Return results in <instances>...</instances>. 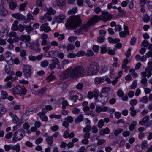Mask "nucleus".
<instances>
[{
    "label": "nucleus",
    "mask_w": 152,
    "mask_h": 152,
    "mask_svg": "<svg viewBox=\"0 0 152 152\" xmlns=\"http://www.w3.org/2000/svg\"><path fill=\"white\" fill-rule=\"evenodd\" d=\"M66 18V16L63 14H60L56 18L57 22L61 23L63 22L64 20Z\"/></svg>",
    "instance_id": "393cba45"
},
{
    "label": "nucleus",
    "mask_w": 152,
    "mask_h": 152,
    "mask_svg": "<svg viewBox=\"0 0 152 152\" xmlns=\"http://www.w3.org/2000/svg\"><path fill=\"white\" fill-rule=\"evenodd\" d=\"M11 149L16 151V152H19L20 151V146L18 144L14 146L11 145Z\"/></svg>",
    "instance_id": "c756f323"
},
{
    "label": "nucleus",
    "mask_w": 152,
    "mask_h": 152,
    "mask_svg": "<svg viewBox=\"0 0 152 152\" xmlns=\"http://www.w3.org/2000/svg\"><path fill=\"white\" fill-rule=\"evenodd\" d=\"M104 125V122L103 119L100 120L98 123V127L99 129L102 128Z\"/></svg>",
    "instance_id": "09e8293b"
},
{
    "label": "nucleus",
    "mask_w": 152,
    "mask_h": 152,
    "mask_svg": "<svg viewBox=\"0 0 152 152\" xmlns=\"http://www.w3.org/2000/svg\"><path fill=\"white\" fill-rule=\"evenodd\" d=\"M110 26L111 27H115V31H120L122 29L121 26L120 25H116V23L114 21H112L111 22Z\"/></svg>",
    "instance_id": "ddd939ff"
},
{
    "label": "nucleus",
    "mask_w": 152,
    "mask_h": 152,
    "mask_svg": "<svg viewBox=\"0 0 152 152\" xmlns=\"http://www.w3.org/2000/svg\"><path fill=\"white\" fill-rule=\"evenodd\" d=\"M8 14L7 10L2 5H0V15L2 16L5 17Z\"/></svg>",
    "instance_id": "dca6fc26"
},
{
    "label": "nucleus",
    "mask_w": 152,
    "mask_h": 152,
    "mask_svg": "<svg viewBox=\"0 0 152 152\" xmlns=\"http://www.w3.org/2000/svg\"><path fill=\"white\" fill-rule=\"evenodd\" d=\"M87 126L83 128V132H90V130H91V126Z\"/></svg>",
    "instance_id": "69168bd1"
},
{
    "label": "nucleus",
    "mask_w": 152,
    "mask_h": 152,
    "mask_svg": "<svg viewBox=\"0 0 152 152\" xmlns=\"http://www.w3.org/2000/svg\"><path fill=\"white\" fill-rule=\"evenodd\" d=\"M123 131L124 130L122 128H117L116 129L114 130V134L115 136H117L118 134L122 133Z\"/></svg>",
    "instance_id": "2f4dec72"
},
{
    "label": "nucleus",
    "mask_w": 152,
    "mask_h": 152,
    "mask_svg": "<svg viewBox=\"0 0 152 152\" xmlns=\"http://www.w3.org/2000/svg\"><path fill=\"white\" fill-rule=\"evenodd\" d=\"M141 146L142 148L143 149L147 148L148 146V143L147 141L145 140L142 141Z\"/></svg>",
    "instance_id": "72a5a7b5"
},
{
    "label": "nucleus",
    "mask_w": 152,
    "mask_h": 152,
    "mask_svg": "<svg viewBox=\"0 0 152 152\" xmlns=\"http://www.w3.org/2000/svg\"><path fill=\"white\" fill-rule=\"evenodd\" d=\"M47 143L50 146L53 145V138L52 136H48L45 139Z\"/></svg>",
    "instance_id": "412c9836"
},
{
    "label": "nucleus",
    "mask_w": 152,
    "mask_h": 152,
    "mask_svg": "<svg viewBox=\"0 0 152 152\" xmlns=\"http://www.w3.org/2000/svg\"><path fill=\"white\" fill-rule=\"evenodd\" d=\"M67 57L70 58H75L77 56L76 54L72 53H69L67 54Z\"/></svg>",
    "instance_id": "e2e57ef3"
},
{
    "label": "nucleus",
    "mask_w": 152,
    "mask_h": 152,
    "mask_svg": "<svg viewBox=\"0 0 152 152\" xmlns=\"http://www.w3.org/2000/svg\"><path fill=\"white\" fill-rule=\"evenodd\" d=\"M54 36V37H57L59 41H62L65 38L64 34H60L58 32L55 33Z\"/></svg>",
    "instance_id": "4be33fe9"
},
{
    "label": "nucleus",
    "mask_w": 152,
    "mask_h": 152,
    "mask_svg": "<svg viewBox=\"0 0 152 152\" xmlns=\"http://www.w3.org/2000/svg\"><path fill=\"white\" fill-rule=\"evenodd\" d=\"M91 130L92 132L94 133H96L98 132L97 127L95 126H93L92 128L91 127Z\"/></svg>",
    "instance_id": "0e129e2a"
},
{
    "label": "nucleus",
    "mask_w": 152,
    "mask_h": 152,
    "mask_svg": "<svg viewBox=\"0 0 152 152\" xmlns=\"http://www.w3.org/2000/svg\"><path fill=\"white\" fill-rule=\"evenodd\" d=\"M130 60H129L127 58H126L123 61V64L122 65V67H125L127 65V64L130 62Z\"/></svg>",
    "instance_id": "bf43d9fd"
},
{
    "label": "nucleus",
    "mask_w": 152,
    "mask_h": 152,
    "mask_svg": "<svg viewBox=\"0 0 152 152\" xmlns=\"http://www.w3.org/2000/svg\"><path fill=\"white\" fill-rule=\"evenodd\" d=\"M95 23H96L95 22L92 17L86 24L80 27V29L84 31H86L89 30L90 26Z\"/></svg>",
    "instance_id": "423d86ee"
},
{
    "label": "nucleus",
    "mask_w": 152,
    "mask_h": 152,
    "mask_svg": "<svg viewBox=\"0 0 152 152\" xmlns=\"http://www.w3.org/2000/svg\"><path fill=\"white\" fill-rule=\"evenodd\" d=\"M86 54L85 52L83 50L78 51L76 54V56L77 57L83 56Z\"/></svg>",
    "instance_id": "603ef678"
},
{
    "label": "nucleus",
    "mask_w": 152,
    "mask_h": 152,
    "mask_svg": "<svg viewBox=\"0 0 152 152\" xmlns=\"http://www.w3.org/2000/svg\"><path fill=\"white\" fill-rule=\"evenodd\" d=\"M4 70L5 72L8 74L12 75H14V72L12 70L11 67L9 65H6L5 66Z\"/></svg>",
    "instance_id": "2eb2a0df"
},
{
    "label": "nucleus",
    "mask_w": 152,
    "mask_h": 152,
    "mask_svg": "<svg viewBox=\"0 0 152 152\" xmlns=\"http://www.w3.org/2000/svg\"><path fill=\"white\" fill-rule=\"evenodd\" d=\"M18 4L14 2H12L10 3H9V8L12 10H14L17 7Z\"/></svg>",
    "instance_id": "473e14b6"
},
{
    "label": "nucleus",
    "mask_w": 152,
    "mask_h": 152,
    "mask_svg": "<svg viewBox=\"0 0 152 152\" xmlns=\"http://www.w3.org/2000/svg\"><path fill=\"white\" fill-rule=\"evenodd\" d=\"M110 133V130L108 127H106L104 129H102L99 132V134L103 136L105 134H108Z\"/></svg>",
    "instance_id": "6ab92c4d"
},
{
    "label": "nucleus",
    "mask_w": 152,
    "mask_h": 152,
    "mask_svg": "<svg viewBox=\"0 0 152 152\" xmlns=\"http://www.w3.org/2000/svg\"><path fill=\"white\" fill-rule=\"evenodd\" d=\"M40 65L42 67L45 68L48 65L49 62L47 60H44L41 62Z\"/></svg>",
    "instance_id": "c9c22d12"
},
{
    "label": "nucleus",
    "mask_w": 152,
    "mask_h": 152,
    "mask_svg": "<svg viewBox=\"0 0 152 152\" xmlns=\"http://www.w3.org/2000/svg\"><path fill=\"white\" fill-rule=\"evenodd\" d=\"M82 105L84 107L83 108V110L84 111H87L89 110L90 108L88 106V102L87 101L83 102Z\"/></svg>",
    "instance_id": "b1692460"
},
{
    "label": "nucleus",
    "mask_w": 152,
    "mask_h": 152,
    "mask_svg": "<svg viewBox=\"0 0 152 152\" xmlns=\"http://www.w3.org/2000/svg\"><path fill=\"white\" fill-rule=\"evenodd\" d=\"M27 2H25L24 3L20 4L19 5V10L21 11H24L25 10V8L26 7V5L27 4Z\"/></svg>",
    "instance_id": "58836bf2"
},
{
    "label": "nucleus",
    "mask_w": 152,
    "mask_h": 152,
    "mask_svg": "<svg viewBox=\"0 0 152 152\" xmlns=\"http://www.w3.org/2000/svg\"><path fill=\"white\" fill-rule=\"evenodd\" d=\"M24 28H26V30L28 33H29L30 31H32L33 30V28L30 26H24Z\"/></svg>",
    "instance_id": "13d9d810"
},
{
    "label": "nucleus",
    "mask_w": 152,
    "mask_h": 152,
    "mask_svg": "<svg viewBox=\"0 0 152 152\" xmlns=\"http://www.w3.org/2000/svg\"><path fill=\"white\" fill-rule=\"evenodd\" d=\"M47 12L48 14L50 15L54 14L56 13V11L53 10L52 8L50 7L47 9Z\"/></svg>",
    "instance_id": "8fccbe9b"
},
{
    "label": "nucleus",
    "mask_w": 152,
    "mask_h": 152,
    "mask_svg": "<svg viewBox=\"0 0 152 152\" xmlns=\"http://www.w3.org/2000/svg\"><path fill=\"white\" fill-rule=\"evenodd\" d=\"M129 31L127 26H124V31H121L119 33L120 37H124L125 36L129 35Z\"/></svg>",
    "instance_id": "9b49d317"
},
{
    "label": "nucleus",
    "mask_w": 152,
    "mask_h": 152,
    "mask_svg": "<svg viewBox=\"0 0 152 152\" xmlns=\"http://www.w3.org/2000/svg\"><path fill=\"white\" fill-rule=\"evenodd\" d=\"M149 119V116H145L142 118L141 120L139 121V124L141 125H144L145 124V126L147 127H150L152 125V120L148 121Z\"/></svg>",
    "instance_id": "0eeeda50"
},
{
    "label": "nucleus",
    "mask_w": 152,
    "mask_h": 152,
    "mask_svg": "<svg viewBox=\"0 0 152 152\" xmlns=\"http://www.w3.org/2000/svg\"><path fill=\"white\" fill-rule=\"evenodd\" d=\"M23 74L26 78L30 77L31 76V67L28 65H24L23 67Z\"/></svg>",
    "instance_id": "6e6552de"
},
{
    "label": "nucleus",
    "mask_w": 152,
    "mask_h": 152,
    "mask_svg": "<svg viewBox=\"0 0 152 152\" xmlns=\"http://www.w3.org/2000/svg\"><path fill=\"white\" fill-rule=\"evenodd\" d=\"M55 77L54 76L52 75V73L47 78L46 80L48 82H50L55 79Z\"/></svg>",
    "instance_id": "a18cd8bd"
},
{
    "label": "nucleus",
    "mask_w": 152,
    "mask_h": 152,
    "mask_svg": "<svg viewBox=\"0 0 152 152\" xmlns=\"http://www.w3.org/2000/svg\"><path fill=\"white\" fill-rule=\"evenodd\" d=\"M129 110L130 111V115L132 117L135 116L136 114V111L134 107L133 106H131L129 109Z\"/></svg>",
    "instance_id": "7c9ffc66"
},
{
    "label": "nucleus",
    "mask_w": 152,
    "mask_h": 152,
    "mask_svg": "<svg viewBox=\"0 0 152 152\" xmlns=\"http://www.w3.org/2000/svg\"><path fill=\"white\" fill-rule=\"evenodd\" d=\"M48 24L47 23H44L40 27V31H44L45 32L47 33L51 30L50 28L48 26Z\"/></svg>",
    "instance_id": "1a4fd4ad"
},
{
    "label": "nucleus",
    "mask_w": 152,
    "mask_h": 152,
    "mask_svg": "<svg viewBox=\"0 0 152 152\" xmlns=\"http://www.w3.org/2000/svg\"><path fill=\"white\" fill-rule=\"evenodd\" d=\"M71 96L69 97L70 100L71 102H73L74 103L72 104L70 103V106L71 107H74L77 104L75 103L77 102V98L75 94H74V95Z\"/></svg>",
    "instance_id": "aec40b11"
},
{
    "label": "nucleus",
    "mask_w": 152,
    "mask_h": 152,
    "mask_svg": "<svg viewBox=\"0 0 152 152\" xmlns=\"http://www.w3.org/2000/svg\"><path fill=\"white\" fill-rule=\"evenodd\" d=\"M25 131L22 129H19L14 134L12 137V141L15 142L21 140L25 135Z\"/></svg>",
    "instance_id": "20e7f679"
},
{
    "label": "nucleus",
    "mask_w": 152,
    "mask_h": 152,
    "mask_svg": "<svg viewBox=\"0 0 152 152\" xmlns=\"http://www.w3.org/2000/svg\"><path fill=\"white\" fill-rule=\"evenodd\" d=\"M100 49L101 53L102 54L105 53L108 50L107 46L105 45H103L101 47Z\"/></svg>",
    "instance_id": "79ce46f5"
},
{
    "label": "nucleus",
    "mask_w": 152,
    "mask_h": 152,
    "mask_svg": "<svg viewBox=\"0 0 152 152\" xmlns=\"http://www.w3.org/2000/svg\"><path fill=\"white\" fill-rule=\"evenodd\" d=\"M145 72L148 78H149L152 75V68L150 67H147L145 69Z\"/></svg>",
    "instance_id": "5701e85b"
},
{
    "label": "nucleus",
    "mask_w": 152,
    "mask_h": 152,
    "mask_svg": "<svg viewBox=\"0 0 152 152\" xmlns=\"http://www.w3.org/2000/svg\"><path fill=\"white\" fill-rule=\"evenodd\" d=\"M7 111L6 108H4L3 105L0 104V113L1 114H5Z\"/></svg>",
    "instance_id": "37998d69"
},
{
    "label": "nucleus",
    "mask_w": 152,
    "mask_h": 152,
    "mask_svg": "<svg viewBox=\"0 0 152 152\" xmlns=\"http://www.w3.org/2000/svg\"><path fill=\"white\" fill-rule=\"evenodd\" d=\"M104 81V79L102 77H96L94 80V81L95 83L97 84L102 83Z\"/></svg>",
    "instance_id": "c85d7f7f"
},
{
    "label": "nucleus",
    "mask_w": 152,
    "mask_h": 152,
    "mask_svg": "<svg viewBox=\"0 0 152 152\" xmlns=\"http://www.w3.org/2000/svg\"><path fill=\"white\" fill-rule=\"evenodd\" d=\"M57 6L62 9L65 4V0H56Z\"/></svg>",
    "instance_id": "a211bd4d"
},
{
    "label": "nucleus",
    "mask_w": 152,
    "mask_h": 152,
    "mask_svg": "<svg viewBox=\"0 0 152 152\" xmlns=\"http://www.w3.org/2000/svg\"><path fill=\"white\" fill-rule=\"evenodd\" d=\"M140 83L141 84V86L143 88L146 87L148 85L147 79V78H141Z\"/></svg>",
    "instance_id": "cd10ccee"
},
{
    "label": "nucleus",
    "mask_w": 152,
    "mask_h": 152,
    "mask_svg": "<svg viewBox=\"0 0 152 152\" xmlns=\"http://www.w3.org/2000/svg\"><path fill=\"white\" fill-rule=\"evenodd\" d=\"M83 119V117L82 115H80L75 120L76 123H78L81 122Z\"/></svg>",
    "instance_id": "f704fd0d"
},
{
    "label": "nucleus",
    "mask_w": 152,
    "mask_h": 152,
    "mask_svg": "<svg viewBox=\"0 0 152 152\" xmlns=\"http://www.w3.org/2000/svg\"><path fill=\"white\" fill-rule=\"evenodd\" d=\"M62 108L63 110H64L65 109L66 107L69 105V104L68 101L66 100H64L62 102Z\"/></svg>",
    "instance_id": "052dcab7"
},
{
    "label": "nucleus",
    "mask_w": 152,
    "mask_h": 152,
    "mask_svg": "<svg viewBox=\"0 0 152 152\" xmlns=\"http://www.w3.org/2000/svg\"><path fill=\"white\" fill-rule=\"evenodd\" d=\"M75 48V46L74 45L70 44H69L66 47V50L69 51L74 50Z\"/></svg>",
    "instance_id": "864d4df0"
},
{
    "label": "nucleus",
    "mask_w": 152,
    "mask_h": 152,
    "mask_svg": "<svg viewBox=\"0 0 152 152\" xmlns=\"http://www.w3.org/2000/svg\"><path fill=\"white\" fill-rule=\"evenodd\" d=\"M10 75L6 77V78L4 79V81L7 82L9 81V80H11V81L13 82L15 80V79L12 77L13 75Z\"/></svg>",
    "instance_id": "c03bdc74"
},
{
    "label": "nucleus",
    "mask_w": 152,
    "mask_h": 152,
    "mask_svg": "<svg viewBox=\"0 0 152 152\" xmlns=\"http://www.w3.org/2000/svg\"><path fill=\"white\" fill-rule=\"evenodd\" d=\"M12 91L14 94H18L20 93V95L23 96L26 94V89L23 86L22 87L18 86L12 89Z\"/></svg>",
    "instance_id": "39448f33"
},
{
    "label": "nucleus",
    "mask_w": 152,
    "mask_h": 152,
    "mask_svg": "<svg viewBox=\"0 0 152 152\" xmlns=\"http://www.w3.org/2000/svg\"><path fill=\"white\" fill-rule=\"evenodd\" d=\"M85 55L88 57L94 55V53L92 50H88Z\"/></svg>",
    "instance_id": "774afa93"
},
{
    "label": "nucleus",
    "mask_w": 152,
    "mask_h": 152,
    "mask_svg": "<svg viewBox=\"0 0 152 152\" xmlns=\"http://www.w3.org/2000/svg\"><path fill=\"white\" fill-rule=\"evenodd\" d=\"M19 39L21 41H24L25 42H27L30 41L31 38L29 35H22L19 38Z\"/></svg>",
    "instance_id": "f3484780"
},
{
    "label": "nucleus",
    "mask_w": 152,
    "mask_h": 152,
    "mask_svg": "<svg viewBox=\"0 0 152 152\" xmlns=\"http://www.w3.org/2000/svg\"><path fill=\"white\" fill-rule=\"evenodd\" d=\"M142 19L144 22L148 23L150 19V16L147 15L145 14L143 15Z\"/></svg>",
    "instance_id": "4c0bfd02"
},
{
    "label": "nucleus",
    "mask_w": 152,
    "mask_h": 152,
    "mask_svg": "<svg viewBox=\"0 0 152 152\" xmlns=\"http://www.w3.org/2000/svg\"><path fill=\"white\" fill-rule=\"evenodd\" d=\"M129 72L134 77L136 78L138 77V75L135 72V70L134 69H131Z\"/></svg>",
    "instance_id": "de8ad7c7"
},
{
    "label": "nucleus",
    "mask_w": 152,
    "mask_h": 152,
    "mask_svg": "<svg viewBox=\"0 0 152 152\" xmlns=\"http://www.w3.org/2000/svg\"><path fill=\"white\" fill-rule=\"evenodd\" d=\"M136 124L137 122L136 121H133L129 126V128L130 130L131 131L133 130L136 126Z\"/></svg>",
    "instance_id": "ea45409f"
},
{
    "label": "nucleus",
    "mask_w": 152,
    "mask_h": 152,
    "mask_svg": "<svg viewBox=\"0 0 152 152\" xmlns=\"http://www.w3.org/2000/svg\"><path fill=\"white\" fill-rule=\"evenodd\" d=\"M59 53V52L57 50H53L48 52V55L50 57L54 55H58Z\"/></svg>",
    "instance_id": "49530a36"
},
{
    "label": "nucleus",
    "mask_w": 152,
    "mask_h": 152,
    "mask_svg": "<svg viewBox=\"0 0 152 152\" xmlns=\"http://www.w3.org/2000/svg\"><path fill=\"white\" fill-rule=\"evenodd\" d=\"M12 16L13 18H16L17 19L21 20L24 18V16L21 14L18 13H16L12 14Z\"/></svg>",
    "instance_id": "bb28decb"
},
{
    "label": "nucleus",
    "mask_w": 152,
    "mask_h": 152,
    "mask_svg": "<svg viewBox=\"0 0 152 152\" xmlns=\"http://www.w3.org/2000/svg\"><path fill=\"white\" fill-rule=\"evenodd\" d=\"M96 147L93 145L88 146L86 150V152H95Z\"/></svg>",
    "instance_id": "a878e982"
},
{
    "label": "nucleus",
    "mask_w": 152,
    "mask_h": 152,
    "mask_svg": "<svg viewBox=\"0 0 152 152\" xmlns=\"http://www.w3.org/2000/svg\"><path fill=\"white\" fill-rule=\"evenodd\" d=\"M52 64H54L55 65H57L59 64V60L57 58H54L51 60Z\"/></svg>",
    "instance_id": "5fc2aeb1"
},
{
    "label": "nucleus",
    "mask_w": 152,
    "mask_h": 152,
    "mask_svg": "<svg viewBox=\"0 0 152 152\" xmlns=\"http://www.w3.org/2000/svg\"><path fill=\"white\" fill-rule=\"evenodd\" d=\"M28 112L31 114L36 113L37 111V109L34 108H31L28 109Z\"/></svg>",
    "instance_id": "338daca9"
},
{
    "label": "nucleus",
    "mask_w": 152,
    "mask_h": 152,
    "mask_svg": "<svg viewBox=\"0 0 152 152\" xmlns=\"http://www.w3.org/2000/svg\"><path fill=\"white\" fill-rule=\"evenodd\" d=\"M102 15L100 16H92L96 23L99 22L100 20H102L105 22H106L112 18V15L107 11H103L102 12Z\"/></svg>",
    "instance_id": "7ed1b4c3"
},
{
    "label": "nucleus",
    "mask_w": 152,
    "mask_h": 152,
    "mask_svg": "<svg viewBox=\"0 0 152 152\" xmlns=\"http://www.w3.org/2000/svg\"><path fill=\"white\" fill-rule=\"evenodd\" d=\"M81 22L82 20L79 16H72L68 19L65 26L67 29H73L79 27Z\"/></svg>",
    "instance_id": "f03ea898"
},
{
    "label": "nucleus",
    "mask_w": 152,
    "mask_h": 152,
    "mask_svg": "<svg viewBox=\"0 0 152 152\" xmlns=\"http://www.w3.org/2000/svg\"><path fill=\"white\" fill-rule=\"evenodd\" d=\"M1 93V98L3 99H6L8 96L7 93L5 91H2Z\"/></svg>",
    "instance_id": "a19ab883"
},
{
    "label": "nucleus",
    "mask_w": 152,
    "mask_h": 152,
    "mask_svg": "<svg viewBox=\"0 0 152 152\" xmlns=\"http://www.w3.org/2000/svg\"><path fill=\"white\" fill-rule=\"evenodd\" d=\"M77 8L76 7L73 8L72 10L68 11V13L69 14H71L73 13H75L77 12Z\"/></svg>",
    "instance_id": "4d7b16f0"
},
{
    "label": "nucleus",
    "mask_w": 152,
    "mask_h": 152,
    "mask_svg": "<svg viewBox=\"0 0 152 152\" xmlns=\"http://www.w3.org/2000/svg\"><path fill=\"white\" fill-rule=\"evenodd\" d=\"M11 53L9 51L6 52L5 53L4 55L5 61L10 59L11 58H12V57L11 56Z\"/></svg>",
    "instance_id": "e433bc0d"
},
{
    "label": "nucleus",
    "mask_w": 152,
    "mask_h": 152,
    "mask_svg": "<svg viewBox=\"0 0 152 152\" xmlns=\"http://www.w3.org/2000/svg\"><path fill=\"white\" fill-rule=\"evenodd\" d=\"M39 46L40 44L38 42L36 41L32 43L31 48L37 52H40L41 50L39 48Z\"/></svg>",
    "instance_id": "4468645a"
},
{
    "label": "nucleus",
    "mask_w": 152,
    "mask_h": 152,
    "mask_svg": "<svg viewBox=\"0 0 152 152\" xmlns=\"http://www.w3.org/2000/svg\"><path fill=\"white\" fill-rule=\"evenodd\" d=\"M44 15L46 21L48 20L49 21H51L52 18L50 15L48 13H45L44 14Z\"/></svg>",
    "instance_id": "680f3d73"
},
{
    "label": "nucleus",
    "mask_w": 152,
    "mask_h": 152,
    "mask_svg": "<svg viewBox=\"0 0 152 152\" xmlns=\"http://www.w3.org/2000/svg\"><path fill=\"white\" fill-rule=\"evenodd\" d=\"M99 70L98 63L93 62L88 64L86 67V70L83 66L81 65L71 67L62 72L61 77L63 79L70 77L73 79H76L86 75L88 76L96 75Z\"/></svg>",
    "instance_id": "f257e3e1"
},
{
    "label": "nucleus",
    "mask_w": 152,
    "mask_h": 152,
    "mask_svg": "<svg viewBox=\"0 0 152 152\" xmlns=\"http://www.w3.org/2000/svg\"><path fill=\"white\" fill-rule=\"evenodd\" d=\"M8 36L10 38H13L14 39L15 42H17L19 41V38L17 33L14 31H11L8 34Z\"/></svg>",
    "instance_id": "9d476101"
},
{
    "label": "nucleus",
    "mask_w": 152,
    "mask_h": 152,
    "mask_svg": "<svg viewBox=\"0 0 152 152\" xmlns=\"http://www.w3.org/2000/svg\"><path fill=\"white\" fill-rule=\"evenodd\" d=\"M69 94L71 95H74V94H77V95H75L77 98V99L80 101H82L83 99V96L80 93H78V92L76 91H72L69 92Z\"/></svg>",
    "instance_id": "f8f14e48"
},
{
    "label": "nucleus",
    "mask_w": 152,
    "mask_h": 152,
    "mask_svg": "<svg viewBox=\"0 0 152 152\" xmlns=\"http://www.w3.org/2000/svg\"><path fill=\"white\" fill-rule=\"evenodd\" d=\"M140 101L142 103H146L148 102V98L147 96H145L141 98L140 99Z\"/></svg>",
    "instance_id": "3c124183"
},
{
    "label": "nucleus",
    "mask_w": 152,
    "mask_h": 152,
    "mask_svg": "<svg viewBox=\"0 0 152 152\" xmlns=\"http://www.w3.org/2000/svg\"><path fill=\"white\" fill-rule=\"evenodd\" d=\"M46 90V88H43L41 90L39 91L38 94L40 96H42L44 94Z\"/></svg>",
    "instance_id": "6e6d98bb"
}]
</instances>
